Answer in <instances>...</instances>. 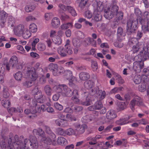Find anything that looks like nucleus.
Returning a JSON list of instances; mask_svg holds the SVG:
<instances>
[{
	"label": "nucleus",
	"mask_w": 149,
	"mask_h": 149,
	"mask_svg": "<svg viewBox=\"0 0 149 149\" xmlns=\"http://www.w3.org/2000/svg\"><path fill=\"white\" fill-rule=\"evenodd\" d=\"M12 143L18 145L17 147L19 149H34L38 148V145L36 137L34 136L31 135L29 139H24L23 136H21L19 138L17 135L13 136L12 134H10L9 138L6 136H2L0 140V146L2 149H13V146Z\"/></svg>",
	"instance_id": "1"
},
{
	"label": "nucleus",
	"mask_w": 149,
	"mask_h": 149,
	"mask_svg": "<svg viewBox=\"0 0 149 149\" xmlns=\"http://www.w3.org/2000/svg\"><path fill=\"white\" fill-rule=\"evenodd\" d=\"M18 60L15 56H12L10 58L8 63H6L5 65L6 68L8 71L10 70V67L12 69H19L22 68V65L19 64Z\"/></svg>",
	"instance_id": "2"
},
{
	"label": "nucleus",
	"mask_w": 149,
	"mask_h": 149,
	"mask_svg": "<svg viewBox=\"0 0 149 149\" xmlns=\"http://www.w3.org/2000/svg\"><path fill=\"white\" fill-rule=\"evenodd\" d=\"M138 24L136 20L129 19L127 22V33L128 35L133 34L135 32Z\"/></svg>",
	"instance_id": "3"
},
{
	"label": "nucleus",
	"mask_w": 149,
	"mask_h": 149,
	"mask_svg": "<svg viewBox=\"0 0 149 149\" xmlns=\"http://www.w3.org/2000/svg\"><path fill=\"white\" fill-rule=\"evenodd\" d=\"M25 74L27 77L31 79L32 81L36 80L38 77V75L36 72L35 69L33 67L27 68Z\"/></svg>",
	"instance_id": "4"
},
{
	"label": "nucleus",
	"mask_w": 149,
	"mask_h": 149,
	"mask_svg": "<svg viewBox=\"0 0 149 149\" xmlns=\"http://www.w3.org/2000/svg\"><path fill=\"white\" fill-rule=\"evenodd\" d=\"M34 93V97L35 99L40 103H43V100L41 99L43 97V95L40 91L38 90L36 88H34L32 91Z\"/></svg>",
	"instance_id": "5"
},
{
	"label": "nucleus",
	"mask_w": 149,
	"mask_h": 149,
	"mask_svg": "<svg viewBox=\"0 0 149 149\" xmlns=\"http://www.w3.org/2000/svg\"><path fill=\"white\" fill-rule=\"evenodd\" d=\"M45 132L52 138L54 144H56L55 140L56 139L55 134L52 132L50 127L48 126L44 125L43 128Z\"/></svg>",
	"instance_id": "6"
},
{
	"label": "nucleus",
	"mask_w": 149,
	"mask_h": 149,
	"mask_svg": "<svg viewBox=\"0 0 149 149\" xmlns=\"http://www.w3.org/2000/svg\"><path fill=\"white\" fill-rule=\"evenodd\" d=\"M140 54L142 55L144 58L146 60L149 59V42L146 43V46L143 48V50L140 51Z\"/></svg>",
	"instance_id": "7"
},
{
	"label": "nucleus",
	"mask_w": 149,
	"mask_h": 149,
	"mask_svg": "<svg viewBox=\"0 0 149 149\" xmlns=\"http://www.w3.org/2000/svg\"><path fill=\"white\" fill-rule=\"evenodd\" d=\"M55 123L57 126L62 127H67L68 125V122L64 119H57L55 120Z\"/></svg>",
	"instance_id": "8"
},
{
	"label": "nucleus",
	"mask_w": 149,
	"mask_h": 149,
	"mask_svg": "<svg viewBox=\"0 0 149 149\" xmlns=\"http://www.w3.org/2000/svg\"><path fill=\"white\" fill-rule=\"evenodd\" d=\"M56 139V138L55 140V141L56 143V144H54L52 138L51 139L50 137L46 136L45 135L44 136L42 137V138L40 139V141L41 142L50 145L52 144L53 145L55 146L57 145Z\"/></svg>",
	"instance_id": "9"
},
{
	"label": "nucleus",
	"mask_w": 149,
	"mask_h": 149,
	"mask_svg": "<svg viewBox=\"0 0 149 149\" xmlns=\"http://www.w3.org/2000/svg\"><path fill=\"white\" fill-rule=\"evenodd\" d=\"M7 16V14L3 10L0 12V25L2 27L4 26Z\"/></svg>",
	"instance_id": "10"
},
{
	"label": "nucleus",
	"mask_w": 149,
	"mask_h": 149,
	"mask_svg": "<svg viewBox=\"0 0 149 149\" xmlns=\"http://www.w3.org/2000/svg\"><path fill=\"white\" fill-rule=\"evenodd\" d=\"M25 29L24 25L19 24L14 29V33L17 36H21Z\"/></svg>",
	"instance_id": "11"
},
{
	"label": "nucleus",
	"mask_w": 149,
	"mask_h": 149,
	"mask_svg": "<svg viewBox=\"0 0 149 149\" xmlns=\"http://www.w3.org/2000/svg\"><path fill=\"white\" fill-rule=\"evenodd\" d=\"M106 116L108 119L112 120L117 117V115L115 111L113 110H110L107 112Z\"/></svg>",
	"instance_id": "12"
},
{
	"label": "nucleus",
	"mask_w": 149,
	"mask_h": 149,
	"mask_svg": "<svg viewBox=\"0 0 149 149\" xmlns=\"http://www.w3.org/2000/svg\"><path fill=\"white\" fill-rule=\"evenodd\" d=\"M143 104L142 101L136 100H132L130 103V106L131 109L133 111L135 110V106H140Z\"/></svg>",
	"instance_id": "13"
},
{
	"label": "nucleus",
	"mask_w": 149,
	"mask_h": 149,
	"mask_svg": "<svg viewBox=\"0 0 149 149\" xmlns=\"http://www.w3.org/2000/svg\"><path fill=\"white\" fill-rule=\"evenodd\" d=\"M86 126L85 125H81L77 124L75 125V130L78 135L82 134L85 131Z\"/></svg>",
	"instance_id": "14"
},
{
	"label": "nucleus",
	"mask_w": 149,
	"mask_h": 149,
	"mask_svg": "<svg viewBox=\"0 0 149 149\" xmlns=\"http://www.w3.org/2000/svg\"><path fill=\"white\" fill-rule=\"evenodd\" d=\"M62 95L63 96L71 97L72 95V91L65 85L63 92Z\"/></svg>",
	"instance_id": "15"
},
{
	"label": "nucleus",
	"mask_w": 149,
	"mask_h": 149,
	"mask_svg": "<svg viewBox=\"0 0 149 149\" xmlns=\"http://www.w3.org/2000/svg\"><path fill=\"white\" fill-rule=\"evenodd\" d=\"M110 8H108L107 10H104V16L107 19H112L114 16V15L110 10Z\"/></svg>",
	"instance_id": "16"
},
{
	"label": "nucleus",
	"mask_w": 149,
	"mask_h": 149,
	"mask_svg": "<svg viewBox=\"0 0 149 149\" xmlns=\"http://www.w3.org/2000/svg\"><path fill=\"white\" fill-rule=\"evenodd\" d=\"M94 9L97 12H101L102 11L104 7L102 2L99 1L96 2V4L94 5Z\"/></svg>",
	"instance_id": "17"
},
{
	"label": "nucleus",
	"mask_w": 149,
	"mask_h": 149,
	"mask_svg": "<svg viewBox=\"0 0 149 149\" xmlns=\"http://www.w3.org/2000/svg\"><path fill=\"white\" fill-rule=\"evenodd\" d=\"M117 35L118 36V40L119 41L122 40V38L125 35V33L123 31L122 28L120 27L118 28L117 31Z\"/></svg>",
	"instance_id": "18"
},
{
	"label": "nucleus",
	"mask_w": 149,
	"mask_h": 149,
	"mask_svg": "<svg viewBox=\"0 0 149 149\" xmlns=\"http://www.w3.org/2000/svg\"><path fill=\"white\" fill-rule=\"evenodd\" d=\"M116 2L115 0H113L112 2V6L110 10L114 15H116L118 10V7L116 5Z\"/></svg>",
	"instance_id": "19"
},
{
	"label": "nucleus",
	"mask_w": 149,
	"mask_h": 149,
	"mask_svg": "<svg viewBox=\"0 0 149 149\" xmlns=\"http://www.w3.org/2000/svg\"><path fill=\"white\" fill-rule=\"evenodd\" d=\"M69 42V40H68L66 44L65 45V47L67 53L68 54L70 55L73 53V48L70 46Z\"/></svg>",
	"instance_id": "20"
},
{
	"label": "nucleus",
	"mask_w": 149,
	"mask_h": 149,
	"mask_svg": "<svg viewBox=\"0 0 149 149\" xmlns=\"http://www.w3.org/2000/svg\"><path fill=\"white\" fill-rule=\"evenodd\" d=\"M33 133L34 135H38L42 138L43 136L45 135V133L42 129L39 128L38 130L34 129L33 130Z\"/></svg>",
	"instance_id": "21"
},
{
	"label": "nucleus",
	"mask_w": 149,
	"mask_h": 149,
	"mask_svg": "<svg viewBox=\"0 0 149 149\" xmlns=\"http://www.w3.org/2000/svg\"><path fill=\"white\" fill-rule=\"evenodd\" d=\"M64 71V68L62 67L58 66L56 70L53 71V74L55 76H58L63 73Z\"/></svg>",
	"instance_id": "22"
},
{
	"label": "nucleus",
	"mask_w": 149,
	"mask_h": 149,
	"mask_svg": "<svg viewBox=\"0 0 149 149\" xmlns=\"http://www.w3.org/2000/svg\"><path fill=\"white\" fill-rule=\"evenodd\" d=\"M60 24L59 19L56 17L53 18L51 22L52 26L53 27L56 28L59 26Z\"/></svg>",
	"instance_id": "23"
},
{
	"label": "nucleus",
	"mask_w": 149,
	"mask_h": 149,
	"mask_svg": "<svg viewBox=\"0 0 149 149\" xmlns=\"http://www.w3.org/2000/svg\"><path fill=\"white\" fill-rule=\"evenodd\" d=\"M80 79L82 80H85L90 78V75L87 72H83L80 73L79 75Z\"/></svg>",
	"instance_id": "24"
},
{
	"label": "nucleus",
	"mask_w": 149,
	"mask_h": 149,
	"mask_svg": "<svg viewBox=\"0 0 149 149\" xmlns=\"http://www.w3.org/2000/svg\"><path fill=\"white\" fill-rule=\"evenodd\" d=\"M59 8L58 12L59 13H64L65 11L68 10L69 6H66L61 3H60L58 5Z\"/></svg>",
	"instance_id": "25"
},
{
	"label": "nucleus",
	"mask_w": 149,
	"mask_h": 149,
	"mask_svg": "<svg viewBox=\"0 0 149 149\" xmlns=\"http://www.w3.org/2000/svg\"><path fill=\"white\" fill-rule=\"evenodd\" d=\"M52 39L53 43L58 45H60L62 43L61 38L59 36H57L53 37Z\"/></svg>",
	"instance_id": "26"
},
{
	"label": "nucleus",
	"mask_w": 149,
	"mask_h": 149,
	"mask_svg": "<svg viewBox=\"0 0 149 149\" xmlns=\"http://www.w3.org/2000/svg\"><path fill=\"white\" fill-rule=\"evenodd\" d=\"M94 83L91 80L86 81L84 83V85L85 88L87 89L91 88L94 86Z\"/></svg>",
	"instance_id": "27"
},
{
	"label": "nucleus",
	"mask_w": 149,
	"mask_h": 149,
	"mask_svg": "<svg viewBox=\"0 0 149 149\" xmlns=\"http://www.w3.org/2000/svg\"><path fill=\"white\" fill-rule=\"evenodd\" d=\"M22 35L24 38L27 39L31 36V33L28 29L26 28Z\"/></svg>",
	"instance_id": "28"
},
{
	"label": "nucleus",
	"mask_w": 149,
	"mask_h": 149,
	"mask_svg": "<svg viewBox=\"0 0 149 149\" xmlns=\"http://www.w3.org/2000/svg\"><path fill=\"white\" fill-rule=\"evenodd\" d=\"M58 52L59 54L62 57H65L67 56L65 47V48L60 47L58 49Z\"/></svg>",
	"instance_id": "29"
},
{
	"label": "nucleus",
	"mask_w": 149,
	"mask_h": 149,
	"mask_svg": "<svg viewBox=\"0 0 149 149\" xmlns=\"http://www.w3.org/2000/svg\"><path fill=\"white\" fill-rule=\"evenodd\" d=\"M44 90L45 93L47 96H51L52 90L49 85L45 86L44 87Z\"/></svg>",
	"instance_id": "30"
},
{
	"label": "nucleus",
	"mask_w": 149,
	"mask_h": 149,
	"mask_svg": "<svg viewBox=\"0 0 149 149\" xmlns=\"http://www.w3.org/2000/svg\"><path fill=\"white\" fill-rule=\"evenodd\" d=\"M35 8V6L33 4H30L26 5L25 8L26 12L29 13L33 11Z\"/></svg>",
	"instance_id": "31"
},
{
	"label": "nucleus",
	"mask_w": 149,
	"mask_h": 149,
	"mask_svg": "<svg viewBox=\"0 0 149 149\" xmlns=\"http://www.w3.org/2000/svg\"><path fill=\"white\" fill-rule=\"evenodd\" d=\"M30 107L31 114L33 115L30 116H29V118L33 119L34 118L37 117V116L35 114L37 112V111L36 109V107L31 106Z\"/></svg>",
	"instance_id": "32"
},
{
	"label": "nucleus",
	"mask_w": 149,
	"mask_h": 149,
	"mask_svg": "<svg viewBox=\"0 0 149 149\" xmlns=\"http://www.w3.org/2000/svg\"><path fill=\"white\" fill-rule=\"evenodd\" d=\"M95 110H99L103 107V105L100 101H97L94 104Z\"/></svg>",
	"instance_id": "33"
},
{
	"label": "nucleus",
	"mask_w": 149,
	"mask_h": 149,
	"mask_svg": "<svg viewBox=\"0 0 149 149\" xmlns=\"http://www.w3.org/2000/svg\"><path fill=\"white\" fill-rule=\"evenodd\" d=\"M66 140L64 138L61 136L58 138L56 142L57 144L63 146L66 144Z\"/></svg>",
	"instance_id": "34"
},
{
	"label": "nucleus",
	"mask_w": 149,
	"mask_h": 149,
	"mask_svg": "<svg viewBox=\"0 0 149 149\" xmlns=\"http://www.w3.org/2000/svg\"><path fill=\"white\" fill-rule=\"evenodd\" d=\"M100 12H97L95 11L94 13V20L97 22L100 21L102 19V15H101Z\"/></svg>",
	"instance_id": "35"
},
{
	"label": "nucleus",
	"mask_w": 149,
	"mask_h": 149,
	"mask_svg": "<svg viewBox=\"0 0 149 149\" xmlns=\"http://www.w3.org/2000/svg\"><path fill=\"white\" fill-rule=\"evenodd\" d=\"M79 6L81 9H84L86 7L88 0H79Z\"/></svg>",
	"instance_id": "36"
},
{
	"label": "nucleus",
	"mask_w": 149,
	"mask_h": 149,
	"mask_svg": "<svg viewBox=\"0 0 149 149\" xmlns=\"http://www.w3.org/2000/svg\"><path fill=\"white\" fill-rule=\"evenodd\" d=\"M8 89L7 87H4L3 90V97L4 98H7L10 96V93L8 92Z\"/></svg>",
	"instance_id": "37"
},
{
	"label": "nucleus",
	"mask_w": 149,
	"mask_h": 149,
	"mask_svg": "<svg viewBox=\"0 0 149 149\" xmlns=\"http://www.w3.org/2000/svg\"><path fill=\"white\" fill-rule=\"evenodd\" d=\"M66 136H71L75 134V130L72 128H69L65 130Z\"/></svg>",
	"instance_id": "38"
},
{
	"label": "nucleus",
	"mask_w": 149,
	"mask_h": 149,
	"mask_svg": "<svg viewBox=\"0 0 149 149\" xmlns=\"http://www.w3.org/2000/svg\"><path fill=\"white\" fill-rule=\"evenodd\" d=\"M2 105L5 108H8L11 106L10 101L9 100H3L1 101Z\"/></svg>",
	"instance_id": "39"
},
{
	"label": "nucleus",
	"mask_w": 149,
	"mask_h": 149,
	"mask_svg": "<svg viewBox=\"0 0 149 149\" xmlns=\"http://www.w3.org/2000/svg\"><path fill=\"white\" fill-rule=\"evenodd\" d=\"M81 104L83 105L88 106L91 104L90 100L88 97L82 100L81 102Z\"/></svg>",
	"instance_id": "40"
},
{
	"label": "nucleus",
	"mask_w": 149,
	"mask_h": 149,
	"mask_svg": "<svg viewBox=\"0 0 149 149\" xmlns=\"http://www.w3.org/2000/svg\"><path fill=\"white\" fill-rule=\"evenodd\" d=\"M133 68L134 70L137 72H139L141 70L140 65L139 63H134Z\"/></svg>",
	"instance_id": "41"
},
{
	"label": "nucleus",
	"mask_w": 149,
	"mask_h": 149,
	"mask_svg": "<svg viewBox=\"0 0 149 149\" xmlns=\"http://www.w3.org/2000/svg\"><path fill=\"white\" fill-rule=\"evenodd\" d=\"M138 39L136 38H132L129 40L128 43L130 46H132L136 45Z\"/></svg>",
	"instance_id": "42"
},
{
	"label": "nucleus",
	"mask_w": 149,
	"mask_h": 149,
	"mask_svg": "<svg viewBox=\"0 0 149 149\" xmlns=\"http://www.w3.org/2000/svg\"><path fill=\"white\" fill-rule=\"evenodd\" d=\"M72 44L74 47H80L81 43L79 40L74 38L72 40Z\"/></svg>",
	"instance_id": "43"
},
{
	"label": "nucleus",
	"mask_w": 149,
	"mask_h": 149,
	"mask_svg": "<svg viewBox=\"0 0 149 149\" xmlns=\"http://www.w3.org/2000/svg\"><path fill=\"white\" fill-rule=\"evenodd\" d=\"M14 76L15 79L18 81H21L22 78V74L19 71L16 72Z\"/></svg>",
	"instance_id": "44"
},
{
	"label": "nucleus",
	"mask_w": 149,
	"mask_h": 149,
	"mask_svg": "<svg viewBox=\"0 0 149 149\" xmlns=\"http://www.w3.org/2000/svg\"><path fill=\"white\" fill-rule=\"evenodd\" d=\"M58 66L57 64L52 63L48 65V68L50 70L52 71L53 72V71L56 70Z\"/></svg>",
	"instance_id": "45"
},
{
	"label": "nucleus",
	"mask_w": 149,
	"mask_h": 149,
	"mask_svg": "<svg viewBox=\"0 0 149 149\" xmlns=\"http://www.w3.org/2000/svg\"><path fill=\"white\" fill-rule=\"evenodd\" d=\"M29 29L32 33L36 32L37 31V28L36 24L34 23L31 24L29 26Z\"/></svg>",
	"instance_id": "46"
},
{
	"label": "nucleus",
	"mask_w": 149,
	"mask_h": 149,
	"mask_svg": "<svg viewBox=\"0 0 149 149\" xmlns=\"http://www.w3.org/2000/svg\"><path fill=\"white\" fill-rule=\"evenodd\" d=\"M68 10L72 16L75 17L77 16V13L73 7L69 6Z\"/></svg>",
	"instance_id": "47"
},
{
	"label": "nucleus",
	"mask_w": 149,
	"mask_h": 149,
	"mask_svg": "<svg viewBox=\"0 0 149 149\" xmlns=\"http://www.w3.org/2000/svg\"><path fill=\"white\" fill-rule=\"evenodd\" d=\"M118 106L119 110H123L126 108V105L125 102H120L118 104Z\"/></svg>",
	"instance_id": "48"
},
{
	"label": "nucleus",
	"mask_w": 149,
	"mask_h": 149,
	"mask_svg": "<svg viewBox=\"0 0 149 149\" xmlns=\"http://www.w3.org/2000/svg\"><path fill=\"white\" fill-rule=\"evenodd\" d=\"M73 111L76 113H78L81 111L83 109V107L81 106H79L77 105H74L72 108Z\"/></svg>",
	"instance_id": "49"
},
{
	"label": "nucleus",
	"mask_w": 149,
	"mask_h": 149,
	"mask_svg": "<svg viewBox=\"0 0 149 149\" xmlns=\"http://www.w3.org/2000/svg\"><path fill=\"white\" fill-rule=\"evenodd\" d=\"M136 45L140 49L141 48H143H143L146 47V43L145 44V42L144 41L141 42H138L136 43Z\"/></svg>",
	"instance_id": "50"
},
{
	"label": "nucleus",
	"mask_w": 149,
	"mask_h": 149,
	"mask_svg": "<svg viewBox=\"0 0 149 149\" xmlns=\"http://www.w3.org/2000/svg\"><path fill=\"white\" fill-rule=\"evenodd\" d=\"M46 46L45 44L41 42L39 43L37 45V48L38 49L41 51H44L46 49Z\"/></svg>",
	"instance_id": "51"
},
{
	"label": "nucleus",
	"mask_w": 149,
	"mask_h": 149,
	"mask_svg": "<svg viewBox=\"0 0 149 149\" xmlns=\"http://www.w3.org/2000/svg\"><path fill=\"white\" fill-rule=\"evenodd\" d=\"M15 23V20L13 17L12 16H9L8 19V25L9 26L13 27Z\"/></svg>",
	"instance_id": "52"
},
{
	"label": "nucleus",
	"mask_w": 149,
	"mask_h": 149,
	"mask_svg": "<svg viewBox=\"0 0 149 149\" xmlns=\"http://www.w3.org/2000/svg\"><path fill=\"white\" fill-rule=\"evenodd\" d=\"M141 79L140 75H136L134 76L133 81L136 84H139L141 81Z\"/></svg>",
	"instance_id": "53"
},
{
	"label": "nucleus",
	"mask_w": 149,
	"mask_h": 149,
	"mask_svg": "<svg viewBox=\"0 0 149 149\" xmlns=\"http://www.w3.org/2000/svg\"><path fill=\"white\" fill-rule=\"evenodd\" d=\"M71 26H72V25L71 23H68L66 24H62L61 26V29L62 30H65Z\"/></svg>",
	"instance_id": "54"
},
{
	"label": "nucleus",
	"mask_w": 149,
	"mask_h": 149,
	"mask_svg": "<svg viewBox=\"0 0 149 149\" xmlns=\"http://www.w3.org/2000/svg\"><path fill=\"white\" fill-rule=\"evenodd\" d=\"M64 74L65 76L66 77V78L67 79L71 78L72 76V71L69 70H65L64 71Z\"/></svg>",
	"instance_id": "55"
},
{
	"label": "nucleus",
	"mask_w": 149,
	"mask_h": 149,
	"mask_svg": "<svg viewBox=\"0 0 149 149\" xmlns=\"http://www.w3.org/2000/svg\"><path fill=\"white\" fill-rule=\"evenodd\" d=\"M146 86L144 83H142L139 86V90L141 92H144L146 90Z\"/></svg>",
	"instance_id": "56"
},
{
	"label": "nucleus",
	"mask_w": 149,
	"mask_h": 149,
	"mask_svg": "<svg viewBox=\"0 0 149 149\" xmlns=\"http://www.w3.org/2000/svg\"><path fill=\"white\" fill-rule=\"evenodd\" d=\"M65 85H59L58 86H56V91L57 92L59 93H62V94L63 92V90H64V88H65Z\"/></svg>",
	"instance_id": "57"
},
{
	"label": "nucleus",
	"mask_w": 149,
	"mask_h": 149,
	"mask_svg": "<svg viewBox=\"0 0 149 149\" xmlns=\"http://www.w3.org/2000/svg\"><path fill=\"white\" fill-rule=\"evenodd\" d=\"M39 40L38 38H36L34 39L33 41L31 43L32 46V49L34 51L36 50L35 46L37 43L39 41Z\"/></svg>",
	"instance_id": "58"
},
{
	"label": "nucleus",
	"mask_w": 149,
	"mask_h": 149,
	"mask_svg": "<svg viewBox=\"0 0 149 149\" xmlns=\"http://www.w3.org/2000/svg\"><path fill=\"white\" fill-rule=\"evenodd\" d=\"M117 123L120 125H122L127 123L128 122L125 119H120L117 121Z\"/></svg>",
	"instance_id": "59"
},
{
	"label": "nucleus",
	"mask_w": 149,
	"mask_h": 149,
	"mask_svg": "<svg viewBox=\"0 0 149 149\" xmlns=\"http://www.w3.org/2000/svg\"><path fill=\"white\" fill-rule=\"evenodd\" d=\"M91 39L90 38H85L84 41V45L86 46H88L91 43Z\"/></svg>",
	"instance_id": "60"
},
{
	"label": "nucleus",
	"mask_w": 149,
	"mask_h": 149,
	"mask_svg": "<svg viewBox=\"0 0 149 149\" xmlns=\"http://www.w3.org/2000/svg\"><path fill=\"white\" fill-rule=\"evenodd\" d=\"M23 85L26 87H29L33 85V82L31 81H27L24 82Z\"/></svg>",
	"instance_id": "61"
},
{
	"label": "nucleus",
	"mask_w": 149,
	"mask_h": 149,
	"mask_svg": "<svg viewBox=\"0 0 149 149\" xmlns=\"http://www.w3.org/2000/svg\"><path fill=\"white\" fill-rule=\"evenodd\" d=\"M54 105L55 108L58 110L61 111L63 109V106L58 102L55 103Z\"/></svg>",
	"instance_id": "62"
},
{
	"label": "nucleus",
	"mask_w": 149,
	"mask_h": 149,
	"mask_svg": "<svg viewBox=\"0 0 149 149\" xmlns=\"http://www.w3.org/2000/svg\"><path fill=\"white\" fill-rule=\"evenodd\" d=\"M76 34L77 37L79 39H82L85 37L84 33L80 31H77L76 33Z\"/></svg>",
	"instance_id": "63"
},
{
	"label": "nucleus",
	"mask_w": 149,
	"mask_h": 149,
	"mask_svg": "<svg viewBox=\"0 0 149 149\" xmlns=\"http://www.w3.org/2000/svg\"><path fill=\"white\" fill-rule=\"evenodd\" d=\"M117 15V20L119 21L122 19L123 17V13L122 12L119 11L118 13L116 15Z\"/></svg>",
	"instance_id": "64"
}]
</instances>
